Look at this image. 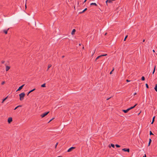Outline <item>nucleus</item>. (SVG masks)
Masks as SVG:
<instances>
[{
	"mask_svg": "<svg viewBox=\"0 0 157 157\" xmlns=\"http://www.w3.org/2000/svg\"><path fill=\"white\" fill-rule=\"evenodd\" d=\"M25 94L24 92H23L19 94L20 97V100L21 101L23 100L24 99V98L25 96Z\"/></svg>",
	"mask_w": 157,
	"mask_h": 157,
	"instance_id": "1",
	"label": "nucleus"
},
{
	"mask_svg": "<svg viewBox=\"0 0 157 157\" xmlns=\"http://www.w3.org/2000/svg\"><path fill=\"white\" fill-rule=\"evenodd\" d=\"M49 113V111H48L47 112H45L44 113L42 114L40 116L42 117H43L47 115L48 113Z\"/></svg>",
	"mask_w": 157,
	"mask_h": 157,
	"instance_id": "2",
	"label": "nucleus"
},
{
	"mask_svg": "<svg viewBox=\"0 0 157 157\" xmlns=\"http://www.w3.org/2000/svg\"><path fill=\"white\" fill-rule=\"evenodd\" d=\"M122 150L124 151H126L128 152H129L130 150L129 148H124L122 149Z\"/></svg>",
	"mask_w": 157,
	"mask_h": 157,
	"instance_id": "3",
	"label": "nucleus"
},
{
	"mask_svg": "<svg viewBox=\"0 0 157 157\" xmlns=\"http://www.w3.org/2000/svg\"><path fill=\"white\" fill-rule=\"evenodd\" d=\"M12 121L13 119L12 117H9L8 119V122L9 124H10Z\"/></svg>",
	"mask_w": 157,
	"mask_h": 157,
	"instance_id": "4",
	"label": "nucleus"
},
{
	"mask_svg": "<svg viewBox=\"0 0 157 157\" xmlns=\"http://www.w3.org/2000/svg\"><path fill=\"white\" fill-rule=\"evenodd\" d=\"M25 84H23L21 86H20L17 90V91L21 90L22 89L23 87L25 86Z\"/></svg>",
	"mask_w": 157,
	"mask_h": 157,
	"instance_id": "5",
	"label": "nucleus"
},
{
	"mask_svg": "<svg viewBox=\"0 0 157 157\" xmlns=\"http://www.w3.org/2000/svg\"><path fill=\"white\" fill-rule=\"evenodd\" d=\"M75 148V147H70V148H69L67 152H70L71 151H72L73 149H74Z\"/></svg>",
	"mask_w": 157,
	"mask_h": 157,
	"instance_id": "6",
	"label": "nucleus"
},
{
	"mask_svg": "<svg viewBox=\"0 0 157 157\" xmlns=\"http://www.w3.org/2000/svg\"><path fill=\"white\" fill-rule=\"evenodd\" d=\"M115 0H107L105 2H106V3L107 5V2L110 3L111 2H112V1H114Z\"/></svg>",
	"mask_w": 157,
	"mask_h": 157,
	"instance_id": "7",
	"label": "nucleus"
},
{
	"mask_svg": "<svg viewBox=\"0 0 157 157\" xmlns=\"http://www.w3.org/2000/svg\"><path fill=\"white\" fill-rule=\"evenodd\" d=\"M10 67L8 66H6V71H8L10 68Z\"/></svg>",
	"mask_w": 157,
	"mask_h": 157,
	"instance_id": "8",
	"label": "nucleus"
},
{
	"mask_svg": "<svg viewBox=\"0 0 157 157\" xmlns=\"http://www.w3.org/2000/svg\"><path fill=\"white\" fill-rule=\"evenodd\" d=\"M137 105V104H135L134 106L131 107L130 108H128V109H129V110H130L133 109L135 107V106Z\"/></svg>",
	"mask_w": 157,
	"mask_h": 157,
	"instance_id": "9",
	"label": "nucleus"
},
{
	"mask_svg": "<svg viewBox=\"0 0 157 157\" xmlns=\"http://www.w3.org/2000/svg\"><path fill=\"white\" fill-rule=\"evenodd\" d=\"M35 90H36V89L35 88H34L33 89L30 90V91H29V92L28 93L27 95L28 96L29 95V94L30 93H31L33 91H34Z\"/></svg>",
	"mask_w": 157,
	"mask_h": 157,
	"instance_id": "10",
	"label": "nucleus"
},
{
	"mask_svg": "<svg viewBox=\"0 0 157 157\" xmlns=\"http://www.w3.org/2000/svg\"><path fill=\"white\" fill-rule=\"evenodd\" d=\"M129 111V109H128L126 110H123L122 111L125 113H126Z\"/></svg>",
	"mask_w": 157,
	"mask_h": 157,
	"instance_id": "11",
	"label": "nucleus"
},
{
	"mask_svg": "<svg viewBox=\"0 0 157 157\" xmlns=\"http://www.w3.org/2000/svg\"><path fill=\"white\" fill-rule=\"evenodd\" d=\"M87 10V8H86L82 12H79V14H81L84 12L86 11Z\"/></svg>",
	"mask_w": 157,
	"mask_h": 157,
	"instance_id": "12",
	"label": "nucleus"
},
{
	"mask_svg": "<svg viewBox=\"0 0 157 157\" xmlns=\"http://www.w3.org/2000/svg\"><path fill=\"white\" fill-rule=\"evenodd\" d=\"M75 32H76V30L75 29H73V30L72 31V32H71V34L72 35L74 34Z\"/></svg>",
	"mask_w": 157,
	"mask_h": 157,
	"instance_id": "13",
	"label": "nucleus"
},
{
	"mask_svg": "<svg viewBox=\"0 0 157 157\" xmlns=\"http://www.w3.org/2000/svg\"><path fill=\"white\" fill-rule=\"evenodd\" d=\"M9 28L7 30H3V32L5 34H7V33H8V30L9 29Z\"/></svg>",
	"mask_w": 157,
	"mask_h": 157,
	"instance_id": "14",
	"label": "nucleus"
},
{
	"mask_svg": "<svg viewBox=\"0 0 157 157\" xmlns=\"http://www.w3.org/2000/svg\"><path fill=\"white\" fill-rule=\"evenodd\" d=\"M151 142V139L150 138L149 139V143H148V146H149L150 145Z\"/></svg>",
	"mask_w": 157,
	"mask_h": 157,
	"instance_id": "15",
	"label": "nucleus"
},
{
	"mask_svg": "<svg viewBox=\"0 0 157 157\" xmlns=\"http://www.w3.org/2000/svg\"><path fill=\"white\" fill-rule=\"evenodd\" d=\"M155 116H154L153 117V118H152V121L151 123V124H153L154 123V122L155 121Z\"/></svg>",
	"mask_w": 157,
	"mask_h": 157,
	"instance_id": "16",
	"label": "nucleus"
},
{
	"mask_svg": "<svg viewBox=\"0 0 157 157\" xmlns=\"http://www.w3.org/2000/svg\"><path fill=\"white\" fill-rule=\"evenodd\" d=\"M8 98V96L6 97V98H5L3 99L2 101V103H3V102L7 99Z\"/></svg>",
	"mask_w": 157,
	"mask_h": 157,
	"instance_id": "17",
	"label": "nucleus"
},
{
	"mask_svg": "<svg viewBox=\"0 0 157 157\" xmlns=\"http://www.w3.org/2000/svg\"><path fill=\"white\" fill-rule=\"evenodd\" d=\"M46 86V84L45 83L43 84L41 86V87H44Z\"/></svg>",
	"mask_w": 157,
	"mask_h": 157,
	"instance_id": "18",
	"label": "nucleus"
},
{
	"mask_svg": "<svg viewBox=\"0 0 157 157\" xmlns=\"http://www.w3.org/2000/svg\"><path fill=\"white\" fill-rule=\"evenodd\" d=\"M94 5L95 6H97V4L95 3H91L90 4V5L91 6H92V5Z\"/></svg>",
	"mask_w": 157,
	"mask_h": 157,
	"instance_id": "19",
	"label": "nucleus"
},
{
	"mask_svg": "<svg viewBox=\"0 0 157 157\" xmlns=\"http://www.w3.org/2000/svg\"><path fill=\"white\" fill-rule=\"evenodd\" d=\"M22 106L21 105H19L17 106L16 107L15 109H14V110H15L17 108L19 107H21Z\"/></svg>",
	"mask_w": 157,
	"mask_h": 157,
	"instance_id": "20",
	"label": "nucleus"
},
{
	"mask_svg": "<svg viewBox=\"0 0 157 157\" xmlns=\"http://www.w3.org/2000/svg\"><path fill=\"white\" fill-rule=\"evenodd\" d=\"M52 66V65L51 64H49L48 65V68L47 71H48V69L50 68Z\"/></svg>",
	"mask_w": 157,
	"mask_h": 157,
	"instance_id": "21",
	"label": "nucleus"
},
{
	"mask_svg": "<svg viewBox=\"0 0 157 157\" xmlns=\"http://www.w3.org/2000/svg\"><path fill=\"white\" fill-rule=\"evenodd\" d=\"M100 57H101V56H98L95 59V61H96L98 59H99V58H100Z\"/></svg>",
	"mask_w": 157,
	"mask_h": 157,
	"instance_id": "22",
	"label": "nucleus"
},
{
	"mask_svg": "<svg viewBox=\"0 0 157 157\" xmlns=\"http://www.w3.org/2000/svg\"><path fill=\"white\" fill-rule=\"evenodd\" d=\"M141 79L142 80L144 81L145 79V77L143 76L141 77Z\"/></svg>",
	"mask_w": 157,
	"mask_h": 157,
	"instance_id": "23",
	"label": "nucleus"
},
{
	"mask_svg": "<svg viewBox=\"0 0 157 157\" xmlns=\"http://www.w3.org/2000/svg\"><path fill=\"white\" fill-rule=\"evenodd\" d=\"M155 67L154 68L153 71L152 72V74H153L155 71Z\"/></svg>",
	"mask_w": 157,
	"mask_h": 157,
	"instance_id": "24",
	"label": "nucleus"
},
{
	"mask_svg": "<svg viewBox=\"0 0 157 157\" xmlns=\"http://www.w3.org/2000/svg\"><path fill=\"white\" fill-rule=\"evenodd\" d=\"M115 146H116V147H117V148L120 147V146L117 144H116L115 145Z\"/></svg>",
	"mask_w": 157,
	"mask_h": 157,
	"instance_id": "25",
	"label": "nucleus"
},
{
	"mask_svg": "<svg viewBox=\"0 0 157 157\" xmlns=\"http://www.w3.org/2000/svg\"><path fill=\"white\" fill-rule=\"evenodd\" d=\"M111 146L113 148H114V147H115L114 145V144H111Z\"/></svg>",
	"mask_w": 157,
	"mask_h": 157,
	"instance_id": "26",
	"label": "nucleus"
},
{
	"mask_svg": "<svg viewBox=\"0 0 157 157\" xmlns=\"http://www.w3.org/2000/svg\"><path fill=\"white\" fill-rule=\"evenodd\" d=\"M107 55V54H104V55H100V56H101V57L103 56H106Z\"/></svg>",
	"mask_w": 157,
	"mask_h": 157,
	"instance_id": "27",
	"label": "nucleus"
},
{
	"mask_svg": "<svg viewBox=\"0 0 157 157\" xmlns=\"http://www.w3.org/2000/svg\"><path fill=\"white\" fill-rule=\"evenodd\" d=\"M128 37V35H126L124 39V41H125L126 40V38H127Z\"/></svg>",
	"mask_w": 157,
	"mask_h": 157,
	"instance_id": "28",
	"label": "nucleus"
},
{
	"mask_svg": "<svg viewBox=\"0 0 157 157\" xmlns=\"http://www.w3.org/2000/svg\"><path fill=\"white\" fill-rule=\"evenodd\" d=\"M150 135H154V134L152 133L151 131H150Z\"/></svg>",
	"mask_w": 157,
	"mask_h": 157,
	"instance_id": "29",
	"label": "nucleus"
},
{
	"mask_svg": "<svg viewBox=\"0 0 157 157\" xmlns=\"http://www.w3.org/2000/svg\"><path fill=\"white\" fill-rule=\"evenodd\" d=\"M145 85H146V88H148L149 87H148V84L147 83H146Z\"/></svg>",
	"mask_w": 157,
	"mask_h": 157,
	"instance_id": "30",
	"label": "nucleus"
},
{
	"mask_svg": "<svg viewBox=\"0 0 157 157\" xmlns=\"http://www.w3.org/2000/svg\"><path fill=\"white\" fill-rule=\"evenodd\" d=\"M5 82H6L5 81H3L1 83V85H3L4 84H5Z\"/></svg>",
	"mask_w": 157,
	"mask_h": 157,
	"instance_id": "31",
	"label": "nucleus"
},
{
	"mask_svg": "<svg viewBox=\"0 0 157 157\" xmlns=\"http://www.w3.org/2000/svg\"><path fill=\"white\" fill-rule=\"evenodd\" d=\"M154 89L157 92V87H154Z\"/></svg>",
	"mask_w": 157,
	"mask_h": 157,
	"instance_id": "32",
	"label": "nucleus"
},
{
	"mask_svg": "<svg viewBox=\"0 0 157 157\" xmlns=\"http://www.w3.org/2000/svg\"><path fill=\"white\" fill-rule=\"evenodd\" d=\"M54 119V118H53L51 119L50 120V121L48 122V123H49L50 122L52 121Z\"/></svg>",
	"mask_w": 157,
	"mask_h": 157,
	"instance_id": "33",
	"label": "nucleus"
},
{
	"mask_svg": "<svg viewBox=\"0 0 157 157\" xmlns=\"http://www.w3.org/2000/svg\"><path fill=\"white\" fill-rule=\"evenodd\" d=\"M58 144V143H57L56 144V146H55V148H56V147H57V145Z\"/></svg>",
	"mask_w": 157,
	"mask_h": 157,
	"instance_id": "34",
	"label": "nucleus"
},
{
	"mask_svg": "<svg viewBox=\"0 0 157 157\" xmlns=\"http://www.w3.org/2000/svg\"><path fill=\"white\" fill-rule=\"evenodd\" d=\"M1 62H2V63H3V64L4 63H5V61H2Z\"/></svg>",
	"mask_w": 157,
	"mask_h": 157,
	"instance_id": "35",
	"label": "nucleus"
},
{
	"mask_svg": "<svg viewBox=\"0 0 157 157\" xmlns=\"http://www.w3.org/2000/svg\"><path fill=\"white\" fill-rule=\"evenodd\" d=\"M130 80H128V79L126 80V82H130Z\"/></svg>",
	"mask_w": 157,
	"mask_h": 157,
	"instance_id": "36",
	"label": "nucleus"
},
{
	"mask_svg": "<svg viewBox=\"0 0 157 157\" xmlns=\"http://www.w3.org/2000/svg\"><path fill=\"white\" fill-rule=\"evenodd\" d=\"M143 157H147L146 155L145 154Z\"/></svg>",
	"mask_w": 157,
	"mask_h": 157,
	"instance_id": "37",
	"label": "nucleus"
},
{
	"mask_svg": "<svg viewBox=\"0 0 157 157\" xmlns=\"http://www.w3.org/2000/svg\"><path fill=\"white\" fill-rule=\"evenodd\" d=\"M111 98V97H110V98H108L107 99V100H109L110 98Z\"/></svg>",
	"mask_w": 157,
	"mask_h": 157,
	"instance_id": "38",
	"label": "nucleus"
},
{
	"mask_svg": "<svg viewBox=\"0 0 157 157\" xmlns=\"http://www.w3.org/2000/svg\"><path fill=\"white\" fill-rule=\"evenodd\" d=\"M112 71H111L110 73V74H112Z\"/></svg>",
	"mask_w": 157,
	"mask_h": 157,
	"instance_id": "39",
	"label": "nucleus"
},
{
	"mask_svg": "<svg viewBox=\"0 0 157 157\" xmlns=\"http://www.w3.org/2000/svg\"><path fill=\"white\" fill-rule=\"evenodd\" d=\"M136 94V93H135L134 94V95H135Z\"/></svg>",
	"mask_w": 157,
	"mask_h": 157,
	"instance_id": "40",
	"label": "nucleus"
},
{
	"mask_svg": "<svg viewBox=\"0 0 157 157\" xmlns=\"http://www.w3.org/2000/svg\"><path fill=\"white\" fill-rule=\"evenodd\" d=\"M86 1H87V0H85V1H84V2H84V3L85 2H86Z\"/></svg>",
	"mask_w": 157,
	"mask_h": 157,
	"instance_id": "41",
	"label": "nucleus"
},
{
	"mask_svg": "<svg viewBox=\"0 0 157 157\" xmlns=\"http://www.w3.org/2000/svg\"><path fill=\"white\" fill-rule=\"evenodd\" d=\"M64 57H65V56H62V58H63Z\"/></svg>",
	"mask_w": 157,
	"mask_h": 157,
	"instance_id": "42",
	"label": "nucleus"
},
{
	"mask_svg": "<svg viewBox=\"0 0 157 157\" xmlns=\"http://www.w3.org/2000/svg\"><path fill=\"white\" fill-rule=\"evenodd\" d=\"M155 87H157V84H155Z\"/></svg>",
	"mask_w": 157,
	"mask_h": 157,
	"instance_id": "43",
	"label": "nucleus"
},
{
	"mask_svg": "<svg viewBox=\"0 0 157 157\" xmlns=\"http://www.w3.org/2000/svg\"><path fill=\"white\" fill-rule=\"evenodd\" d=\"M107 33H105V36L106 35H107Z\"/></svg>",
	"mask_w": 157,
	"mask_h": 157,
	"instance_id": "44",
	"label": "nucleus"
},
{
	"mask_svg": "<svg viewBox=\"0 0 157 157\" xmlns=\"http://www.w3.org/2000/svg\"><path fill=\"white\" fill-rule=\"evenodd\" d=\"M114 70V68H113V69L112 70V71H113Z\"/></svg>",
	"mask_w": 157,
	"mask_h": 157,
	"instance_id": "45",
	"label": "nucleus"
},
{
	"mask_svg": "<svg viewBox=\"0 0 157 157\" xmlns=\"http://www.w3.org/2000/svg\"><path fill=\"white\" fill-rule=\"evenodd\" d=\"M114 70V68H113V69L112 70V71H113Z\"/></svg>",
	"mask_w": 157,
	"mask_h": 157,
	"instance_id": "46",
	"label": "nucleus"
},
{
	"mask_svg": "<svg viewBox=\"0 0 157 157\" xmlns=\"http://www.w3.org/2000/svg\"><path fill=\"white\" fill-rule=\"evenodd\" d=\"M145 40H144V39L143 40V42H144L145 41Z\"/></svg>",
	"mask_w": 157,
	"mask_h": 157,
	"instance_id": "47",
	"label": "nucleus"
},
{
	"mask_svg": "<svg viewBox=\"0 0 157 157\" xmlns=\"http://www.w3.org/2000/svg\"><path fill=\"white\" fill-rule=\"evenodd\" d=\"M77 4H78V5H79V2H78Z\"/></svg>",
	"mask_w": 157,
	"mask_h": 157,
	"instance_id": "48",
	"label": "nucleus"
},
{
	"mask_svg": "<svg viewBox=\"0 0 157 157\" xmlns=\"http://www.w3.org/2000/svg\"><path fill=\"white\" fill-rule=\"evenodd\" d=\"M153 51L154 52H155V51L154 50H153Z\"/></svg>",
	"mask_w": 157,
	"mask_h": 157,
	"instance_id": "49",
	"label": "nucleus"
},
{
	"mask_svg": "<svg viewBox=\"0 0 157 157\" xmlns=\"http://www.w3.org/2000/svg\"><path fill=\"white\" fill-rule=\"evenodd\" d=\"M57 157H62V156H58Z\"/></svg>",
	"mask_w": 157,
	"mask_h": 157,
	"instance_id": "50",
	"label": "nucleus"
},
{
	"mask_svg": "<svg viewBox=\"0 0 157 157\" xmlns=\"http://www.w3.org/2000/svg\"><path fill=\"white\" fill-rule=\"evenodd\" d=\"M25 7H26V4H25Z\"/></svg>",
	"mask_w": 157,
	"mask_h": 157,
	"instance_id": "51",
	"label": "nucleus"
},
{
	"mask_svg": "<svg viewBox=\"0 0 157 157\" xmlns=\"http://www.w3.org/2000/svg\"><path fill=\"white\" fill-rule=\"evenodd\" d=\"M83 48V49H84V47H83V48Z\"/></svg>",
	"mask_w": 157,
	"mask_h": 157,
	"instance_id": "52",
	"label": "nucleus"
}]
</instances>
